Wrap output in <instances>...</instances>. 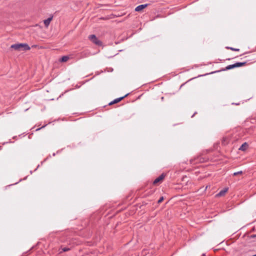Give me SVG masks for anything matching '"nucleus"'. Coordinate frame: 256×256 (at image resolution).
<instances>
[{
	"label": "nucleus",
	"mask_w": 256,
	"mask_h": 256,
	"mask_svg": "<svg viewBox=\"0 0 256 256\" xmlns=\"http://www.w3.org/2000/svg\"><path fill=\"white\" fill-rule=\"evenodd\" d=\"M226 48L228 50H230L232 51H236V52L240 51L239 48H234L230 47V46H226Z\"/></svg>",
	"instance_id": "f8f14e48"
},
{
	"label": "nucleus",
	"mask_w": 256,
	"mask_h": 256,
	"mask_svg": "<svg viewBox=\"0 0 256 256\" xmlns=\"http://www.w3.org/2000/svg\"><path fill=\"white\" fill-rule=\"evenodd\" d=\"M228 188H224L223 190H221L216 195V197H220L224 196L226 193L228 192Z\"/></svg>",
	"instance_id": "423d86ee"
},
{
	"label": "nucleus",
	"mask_w": 256,
	"mask_h": 256,
	"mask_svg": "<svg viewBox=\"0 0 256 256\" xmlns=\"http://www.w3.org/2000/svg\"><path fill=\"white\" fill-rule=\"evenodd\" d=\"M232 104H234V105H236V106H238L240 104V103H234V102H232Z\"/></svg>",
	"instance_id": "f3484780"
},
{
	"label": "nucleus",
	"mask_w": 256,
	"mask_h": 256,
	"mask_svg": "<svg viewBox=\"0 0 256 256\" xmlns=\"http://www.w3.org/2000/svg\"><path fill=\"white\" fill-rule=\"evenodd\" d=\"M166 174L164 173L162 174L158 178H156L153 182L154 185H156L159 183H161L164 178H165Z\"/></svg>",
	"instance_id": "39448f33"
},
{
	"label": "nucleus",
	"mask_w": 256,
	"mask_h": 256,
	"mask_svg": "<svg viewBox=\"0 0 256 256\" xmlns=\"http://www.w3.org/2000/svg\"><path fill=\"white\" fill-rule=\"evenodd\" d=\"M204 158L201 156H198L190 160L191 164H196L198 163H201L204 162Z\"/></svg>",
	"instance_id": "20e7f679"
},
{
	"label": "nucleus",
	"mask_w": 256,
	"mask_h": 256,
	"mask_svg": "<svg viewBox=\"0 0 256 256\" xmlns=\"http://www.w3.org/2000/svg\"><path fill=\"white\" fill-rule=\"evenodd\" d=\"M69 250H70V248H62V251L63 252H67V251H68Z\"/></svg>",
	"instance_id": "2eb2a0df"
},
{
	"label": "nucleus",
	"mask_w": 256,
	"mask_h": 256,
	"mask_svg": "<svg viewBox=\"0 0 256 256\" xmlns=\"http://www.w3.org/2000/svg\"><path fill=\"white\" fill-rule=\"evenodd\" d=\"M36 45H34V46H32V47H36Z\"/></svg>",
	"instance_id": "6ab92c4d"
},
{
	"label": "nucleus",
	"mask_w": 256,
	"mask_h": 256,
	"mask_svg": "<svg viewBox=\"0 0 256 256\" xmlns=\"http://www.w3.org/2000/svg\"><path fill=\"white\" fill-rule=\"evenodd\" d=\"M243 174L242 171L240 170V171H239V172H234V176H237L238 174Z\"/></svg>",
	"instance_id": "ddd939ff"
},
{
	"label": "nucleus",
	"mask_w": 256,
	"mask_h": 256,
	"mask_svg": "<svg viewBox=\"0 0 256 256\" xmlns=\"http://www.w3.org/2000/svg\"><path fill=\"white\" fill-rule=\"evenodd\" d=\"M230 58H227L226 60H230Z\"/></svg>",
	"instance_id": "412c9836"
},
{
	"label": "nucleus",
	"mask_w": 256,
	"mask_h": 256,
	"mask_svg": "<svg viewBox=\"0 0 256 256\" xmlns=\"http://www.w3.org/2000/svg\"><path fill=\"white\" fill-rule=\"evenodd\" d=\"M247 64V62H238L234 64H230L226 66L224 68L220 70H218L214 72H212L210 74H214L217 72H220L221 71H224L227 70H230L232 68H236L246 66Z\"/></svg>",
	"instance_id": "f257e3e1"
},
{
	"label": "nucleus",
	"mask_w": 256,
	"mask_h": 256,
	"mask_svg": "<svg viewBox=\"0 0 256 256\" xmlns=\"http://www.w3.org/2000/svg\"><path fill=\"white\" fill-rule=\"evenodd\" d=\"M10 48H13L16 50H28L30 49V48L27 44L18 43L12 44Z\"/></svg>",
	"instance_id": "f03ea898"
},
{
	"label": "nucleus",
	"mask_w": 256,
	"mask_h": 256,
	"mask_svg": "<svg viewBox=\"0 0 256 256\" xmlns=\"http://www.w3.org/2000/svg\"><path fill=\"white\" fill-rule=\"evenodd\" d=\"M88 38L90 40V41L92 42L94 44H95L98 46H102V42L96 38V35H94V34L90 35V36H89Z\"/></svg>",
	"instance_id": "7ed1b4c3"
},
{
	"label": "nucleus",
	"mask_w": 256,
	"mask_h": 256,
	"mask_svg": "<svg viewBox=\"0 0 256 256\" xmlns=\"http://www.w3.org/2000/svg\"><path fill=\"white\" fill-rule=\"evenodd\" d=\"M196 114V112H195L194 114L192 116V118L194 117V116Z\"/></svg>",
	"instance_id": "a211bd4d"
},
{
	"label": "nucleus",
	"mask_w": 256,
	"mask_h": 256,
	"mask_svg": "<svg viewBox=\"0 0 256 256\" xmlns=\"http://www.w3.org/2000/svg\"><path fill=\"white\" fill-rule=\"evenodd\" d=\"M52 17L48 18L44 20V24L46 26H48L50 21L52 20Z\"/></svg>",
	"instance_id": "9d476101"
},
{
	"label": "nucleus",
	"mask_w": 256,
	"mask_h": 256,
	"mask_svg": "<svg viewBox=\"0 0 256 256\" xmlns=\"http://www.w3.org/2000/svg\"><path fill=\"white\" fill-rule=\"evenodd\" d=\"M149 4H140L136 6L135 8L136 12H140L146 8Z\"/></svg>",
	"instance_id": "0eeeda50"
},
{
	"label": "nucleus",
	"mask_w": 256,
	"mask_h": 256,
	"mask_svg": "<svg viewBox=\"0 0 256 256\" xmlns=\"http://www.w3.org/2000/svg\"><path fill=\"white\" fill-rule=\"evenodd\" d=\"M128 94H127L123 96L116 98L115 100H114V102L116 104V103L120 102V101L122 100L124 98L126 97Z\"/></svg>",
	"instance_id": "1a4fd4ad"
},
{
	"label": "nucleus",
	"mask_w": 256,
	"mask_h": 256,
	"mask_svg": "<svg viewBox=\"0 0 256 256\" xmlns=\"http://www.w3.org/2000/svg\"><path fill=\"white\" fill-rule=\"evenodd\" d=\"M55 154H56L55 153H54L52 155H53V156H54Z\"/></svg>",
	"instance_id": "aec40b11"
},
{
	"label": "nucleus",
	"mask_w": 256,
	"mask_h": 256,
	"mask_svg": "<svg viewBox=\"0 0 256 256\" xmlns=\"http://www.w3.org/2000/svg\"><path fill=\"white\" fill-rule=\"evenodd\" d=\"M164 200V197L163 196H161L159 200H158V203L160 204V202H162Z\"/></svg>",
	"instance_id": "4468645a"
},
{
	"label": "nucleus",
	"mask_w": 256,
	"mask_h": 256,
	"mask_svg": "<svg viewBox=\"0 0 256 256\" xmlns=\"http://www.w3.org/2000/svg\"><path fill=\"white\" fill-rule=\"evenodd\" d=\"M116 104V103H115V102H114V100H112V102H110L109 103V104H109L110 106V105H112V104Z\"/></svg>",
	"instance_id": "dca6fc26"
},
{
	"label": "nucleus",
	"mask_w": 256,
	"mask_h": 256,
	"mask_svg": "<svg viewBox=\"0 0 256 256\" xmlns=\"http://www.w3.org/2000/svg\"><path fill=\"white\" fill-rule=\"evenodd\" d=\"M248 147V144L246 142H244L239 148V150L242 151L246 150Z\"/></svg>",
	"instance_id": "6e6552de"
},
{
	"label": "nucleus",
	"mask_w": 256,
	"mask_h": 256,
	"mask_svg": "<svg viewBox=\"0 0 256 256\" xmlns=\"http://www.w3.org/2000/svg\"><path fill=\"white\" fill-rule=\"evenodd\" d=\"M69 59L68 56H62L60 59V62H67Z\"/></svg>",
	"instance_id": "9b49d317"
}]
</instances>
